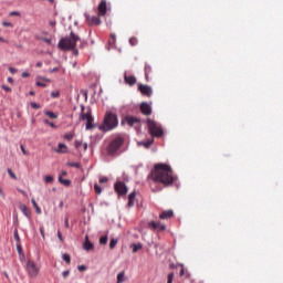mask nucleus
Segmentation results:
<instances>
[{"label":"nucleus","instance_id":"obj_8","mask_svg":"<svg viewBox=\"0 0 283 283\" xmlns=\"http://www.w3.org/2000/svg\"><path fill=\"white\" fill-rule=\"evenodd\" d=\"M118 127V117L115 114L107 113V130Z\"/></svg>","mask_w":283,"mask_h":283},{"label":"nucleus","instance_id":"obj_7","mask_svg":"<svg viewBox=\"0 0 283 283\" xmlns=\"http://www.w3.org/2000/svg\"><path fill=\"white\" fill-rule=\"evenodd\" d=\"M27 271L29 277H36V275H39V268L36 266V263H34V261H28Z\"/></svg>","mask_w":283,"mask_h":283},{"label":"nucleus","instance_id":"obj_50","mask_svg":"<svg viewBox=\"0 0 283 283\" xmlns=\"http://www.w3.org/2000/svg\"><path fill=\"white\" fill-rule=\"evenodd\" d=\"M9 72H10L11 74H17L18 70L14 69V67H12V66H10V67H9Z\"/></svg>","mask_w":283,"mask_h":283},{"label":"nucleus","instance_id":"obj_56","mask_svg":"<svg viewBox=\"0 0 283 283\" xmlns=\"http://www.w3.org/2000/svg\"><path fill=\"white\" fill-rule=\"evenodd\" d=\"M0 196L1 198H6V193L3 192V188L0 187Z\"/></svg>","mask_w":283,"mask_h":283},{"label":"nucleus","instance_id":"obj_15","mask_svg":"<svg viewBox=\"0 0 283 283\" xmlns=\"http://www.w3.org/2000/svg\"><path fill=\"white\" fill-rule=\"evenodd\" d=\"M84 251H92L94 249V244L90 242V237H85V242L83 243Z\"/></svg>","mask_w":283,"mask_h":283},{"label":"nucleus","instance_id":"obj_29","mask_svg":"<svg viewBox=\"0 0 283 283\" xmlns=\"http://www.w3.org/2000/svg\"><path fill=\"white\" fill-rule=\"evenodd\" d=\"M31 202H32V205H33V207H34V209H35V212H36L38 214H41V208L39 207V205H36V200L31 199Z\"/></svg>","mask_w":283,"mask_h":283},{"label":"nucleus","instance_id":"obj_27","mask_svg":"<svg viewBox=\"0 0 283 283\" xmlns=\"http://www.w3.org/2000/svg\"><path fill=\"white\" fill-rule=\"evenodd\" d=\"M13 239L15 240L17 244H21V237H19V230L17 228L13 232Z\"/></svg>","mask_w":283,"mask_h":283},{"label":"nucleus","instance_id":"obj_51","mask_svg":"<svg viewBox=\"0 0 283 283\" xmlns=\"http://www.w3.org/2000/svg\"><path fill=\"white\" fill-rule=\"evenodd\" d=\"M83 145V142L75 140V147L78 149Z\"/></svg>","mask_w":283,"mask_h":283},{"label":"nucleus","instance_id":"obj_35","mask_svg":"<svg viewBox=\"0 0 283 283\" xmlns=\"http://www.w3.org/2000/svg\"><path fill=\"white\" fill-rule=\"evenodd\" d=\"M30 105H31V107H32L33 109H41V104L31 102Z\"/></svg>","mask_w":283,"mask_h":283},{"label":"nucleus","instance_id":"obj_45","mask_svg":"<svg viewBox=\"0 0 283 283\" xmlns=\"http://www.w3.org/2000/svg\"><path fill=\"white\" fill-rule=\"evenodd\" d=\"M9 14L10 17H21V13L19 11H12Z\"/></svg>","mask_w":283,"mask_h":283},{"label":"nucleus","instance_id":"obj_43","mask_svg":"<svg viewBox=\"0 0 283 283\" xmlns=\"http://www.w3.org/2000/svg\"><path fill=\"white\" fill-rule=\"evenodd\" d=\"M52 98H59L61 96V93L59 91L51 93Z\"/></svg>","mask_w":283,"mask_h":283},{"label":"nucleus","instance_id":"obj_57","mask_svg":"<svg viewBox=\"0 0 283 283\" xmlns=\"http://www.w3.org/2000/svg\"><path fill=\"white\" fill-rule=\"evenodd\" d=\"M40 233H41L42 238L45 240V232H43V228H40Z\"/></svg>","mask_w":283,"mask_h":283},{"label":"nucleus","instance_id":"obj_4","mask_svg":"<svg viewBox=\"0 0 283 283\" xmlns=\"http://www.w3.org/2000/svg\"><path fill=\"white\" fill-rule=\"evenodd\" d=\"M146 123H147L148 132L150 136H153V138H160L163 134H165V132L163 130V126L156 120L151 118H147Z\"/></svg>","mask_w":283,"mask_h":283},{"label":"nucleus","instance_id":"obj_52","mask_svg":"<svg viewBox=\"0 0 283 283\" xmlns=\"http://www.w3.org/2000/svg\"><path fill=\"white\" fill-rule=\"evenodd\" d=\"M2 25H4V28H12V23L10 22H2Z\"/></svg>","mask_w":283,"mask_h":283},{"label":"nucleus","instance_id":"obj_30","mask_svg":"<svg viewBox=\"0 0 283 283\" xmlns=\"http://www.w3.org/2000/svg\"><path fill=\"white\" fill-rule=\"evenodd\" d=\"M62 260H64V262H66V264H70V262H72V259L70 258V254H67V253L62 255Z\"/></svg>","mask_w":283,"mask_h":283},{"label":"nucleus","instance_id":"obj_37","mask_svg":"<svg viewBox=\"0 0 283 283\" xmlns=\"http://www.w3.org/2000/svg\"><path fill=\"white\" fill-rule=\"evenodd\" d=\"M174 277H175L174 272L169 273V274H168V281H167V283H174Z\"/></svg>","mask_w":283,"mask_h":283},{"label":"nucleus","instance_id":"obj_60","mask_svg":"<svg viewBox=\"0 0 283 283\" xmlns=\"http://www.w3.org/2000/svg\"><path fill=\"white\" fill-rule=\"evenodd\" d=\"M64 224H65L66 229L70 228V222H69L67 218L65 219Z\"/></svg>","mask_w":283,"mask_h":283},{"label":"nucleus","instance_id":"obj_9","mask_svg":"<svg viewBox=\"0 0 283 283\" xmlns=\"http://www.w3.org/2000/svg\"><path fill=\"white\" fill-rule=\"evenodd\" d=\"M124 123H127V125H129V127H134L135 129H140V119L138 117H134V116H126L124 118Z\"/></svg>","mask_w":283,"mask_h":283},{"label":"nucleus","instance_id":"obj_18","mask_svg":"<svg viewBox=\"0 0 283 283\" xmlns=\"http://www.w3.org/2000/svg\"><path fill=\"white\" fill-rule=\"evenodd\" d=\"M55 151L56 154H65V151H67V146L65 144L60 143Z\"/></svg>","mask_w":283,"mask_h":283},{"label":"nucleus","instance_id":"obj_62","mask_svg":"<svg viewBox=\"0 0 283 283\" xmlns=\"http://www.w3.org/2000/svg\"><path fill=\"white\" fill-rule=\"evenodd\" d=\"M50 72H51V74L54 73V72H59V67H54Z\"/></svg>","mask_w":283,"mask_h":283},{"label":"nucleus","instance_id":"obj_61","mask_svg":"<svg viewBox=\"0 0 283 283\" xmlns=\"http://www.w3.org/2000/svg\"><path fill=\"white\" fill-rule=\"evenodd\" d=\"M43 66V63L42 62H38L36 64H35V67H42Z\"/></svg>","mask_w":283,"mask_h":283},{"label":"nucleus","instance_id":"obj_12","mask_svg":"<svg viewBox=\"0 0 283 283\" xmlns=\"http://www.w3.org/2000/svg\"><path fill=\"white\" fill-rule=\"evenodd\" d=\"M138 90L140 94H143V96H147L148 98L149 96H151V94H154V92L151 91V86L149 85L139 84Z\"/></svg>","mask_w":283,"mask_h":283},{"label":"nucleus","instance_id":"obj_6","mask_svg":"<svg viewBox=\"0 0 283 283\" xmlns=\"http://www.w3.org/2000/svg\"><path fill=\"white\" fill-rule=\"evenodd\" d=\"M122 145H123L122 137H117L113 142H111V144L108 145V156L116 154V151H118V149H120Z\"/></svg>","mask_w":283,"mask_h":283},{"label":"nucleus","instance_id":"obj_25","mask_svg":"<svg viewBox=\"0 0 283 283\" xmlns=\"http://www.w3.org/2000/svg\"><path fill=\"white\" fill-rule=\"evenodd\" d=\"M44 114L45 116H49V118H51L52 120H56V118H59V115L50 111L44 112Z\"/></svg>","mask_w":283,"mask_h":283},{"label":"nucleus","instance_id":"obj_19","mask_svg":"<svg viewBox=\"0 0 283 283\" xmlns=\"http://www.w3.org/2000/svg\"><path fill=\"white\" fill-rule=\"evenodd\" d=\"M99 132H107V113L104 115L103 125L98 126Z\"/></svg>","mask_w":283,"mask_h":283},{"label":"nucleus","instance_id":"obj_33","mask_svg":"<svg viewBox=\"0 0 283 283\" xmlns=\"http://www.w3.org/2000/svg\"><path fill=\"white\" fill-rule=\"evenodd\" d=\"M94 189H95V193H97V195H101L103 191V189L101 188V186H98V184L94 185Z\"/></svg>","mask_w":283,"mask_h":283},{"label":"nucleus","instance_id":"obj_46","mask_svg":"<svg viewBox=\"0 0 283 283\" xmlns=\"http://www.w3.org/2000/svg\"><path fill=\"white\" fill-rule=\"evenodd\" d=\"M1 88L4 90V92H12V88L7 85H2Z\"/></svg>","mask_w":283,"mask_h":283},{"label":"nucleus","instance_id":"obj_41","mask_svg":"<svg viewBox=\"0 0 283 283\" xmlns=\"http://www.w3.org/2000/svg\"><path fill=\"white\" fill-rule=\"evenodd\" d=\"M43 123L45 125H50V127H56V125H54V123L50 122V119H44Z\"/></svg>","mask_w":283,"mask_h":283},{"label":"nucleus","instance_id":"obj_54","mask_svg":"<svg viewBox=\"0 0 283 283\" xmlns=\"http://www.w3.org/2000/svg\"><path fill=\"white\" fill-rule=\"evenodd\" d=\"M57 238L61 242H63V234L61 233V231H57Z\"/></svg>","mask_w":283,"mask_h":283},{"label":"nucleus","instance_id":"obj_20","mask_svg":"<svg viewBox=\"0 0 283 283\" xmlns=\"http://www.w3.org/2000/svg\"><path fill=\"white\" fill-rule=\"evenodd\" d=\"M138 145L145 147L146 149H149V147L154 145V139H148L147 142H139Z\"/></svg>","mask_w":283,"mask_h":283},{"label":"nucleus","instance_id":"obj_14","mask_svg":"<svg viewBox=\"0 0 283 283\" xmlns=\"http://www.w3.org/2000/svg\"><path fill=\"white\" fill-rule=\"evenodd\" d=\"M174 218V211L172 210H165L159 214L160 220H169Z\"/></svg>","mask_w":283,"mask_h":283},{"label":"nucleus","instance_id":"obj_13","mask_svg":"<svg viewBox=\"0 0 283 283\" xmlns=\"http://www.w3.org/2000/svg\"><path fill=\"white\" fill-rule=\"evenodd\" d=\"M140 112L144 116H151V106L147 102L140 104Z\"/></svg>","mask_w":283,"mask_h":283},{"label":"nucleus","instance_id":"obj_53","mask_svg":"<svg viewBox=\"0 0 283 283\" xmlns=\"http://www.w3.org/2000/svg\"><path fill=\"white\" fill-rule=\"evenodd\" d=\"M81 94L84 96V99L87 101V91H81Z\"/></svg>","mask_w":283,"mask_h":283},{"label":"nucleus","instance_id":"obj_47","mask_svg":"<svg viewBox=\"0 0 283 283\" xmlns=\"http://www.w3.org/2000/svg\"><path fill=\"white\" fill-rule=\"evenodd\" d=\"M35 85L38 87H48V85L45 83H43V82H36Z\"/></svg>","mask_w":283,"mask_h":283},{"label":"nucleus","instance_id":"obj_44","mask_svg":"<svg viewBox=\"0 0 283 283\" xmlns=\"http://www.w3.org/2000/svg\"><path fill=\"white\" fill-rule=\"evenodd\" d=\"M20 149H21V151H22V154H23L24 156H29L28 150H25V146L20 145Z\"/></svg>","mask_w":283,"mask_h":283},{"label":"nucleus","instance_id":"obj_64","mask_svg":"<svg viewBox=\"0 0 283 283\" xmlns=\"http://www.w3.org/2000/svg\"><path fill=\"white\" fill-rule=\"evenodd\" d=\"M61 176H67V171L63 170V171L61 172Z\"/></svg>","mask_w":283,"mask_h":283},{"label":"nucleus","instance_id":"obj_17","mask_svg":"<svg viewBox=\"0 0 283 283\" xmlns=\"http://www.w3.org/2000/svg\"><path fill=\"white\" fill-rule=\"evenodd\" d=\"M134 200H136V191H133L128 195V203L127 207H134Z\"/></svg>","mask_w":283,"mask_h":283},{"label":"nucleus","instance_id":"obj_48","mask_svg":"<svg viewBox=\"0 0 283 283\" xmlns=\"http://www.w3.org/2000/svg\"><path fill=\"white\" fill-rule=\"evenodd\" d=\"M179 266H181L179 275H180V277H184V275H185V268L182 266V264H179Z\"/></svg>","mask_w":283,"mask_h":283},{"label":"nucleus","instance_id":"obj_40","mask_svg":"<svg viewBox=\"0 0 283 283\" xmlns=\"http://www.w3.org/2000/svg\"><path fill=\"white\" fill-rule=\"evenodd\" d=\"M99 244H107V235H104L99 239Z\"/></svg>","mask_w":283,"mask_h":283},{"label":"nucleus","instance_id":"obj_58","mask_svg":"<svg viewBox=\"0 0 283 283\" xmlns=\"http://www.w3.org/2000/svg\"><path fill=\"white\" fill-rule=\"evenodd\" d=\"M62 275H63V277H67V275H70V271H64V272L62 273Z\"/></svg>","mask_w":283,"mask_h":283},{"label":"nucleus","instance_id":"obj_26","mask_svg":"<svg viewBox=\"0 0 283 283\" xmlns=\"http://www.w3.org/2000/svg\"><path fill=\"white\" fill-rule=\"evenodd\" d=\"M130 247L133 249V253H137L138 251H140V249H143V244L140 243H134Z\"/></svg>","mask_w":283,"mask_h":283},{"label":"nucleus","instance_id":"obj_24","mask_svg":"<svg viewBox=\"0 0 283 283\" xmlns=\"http://www.w3.org/2000/svg\"><path fill=\"white\" fill-rule=\"evenodd\" d=\"M149 74H151V66L149 64L145 65V77L146 81H149Z\"/></svg>","mask_w":283,"mask_h":283},{"label":"nucleus","instance_id":"obj_59","mask_svg":"<svg viewBox=\"0 0 283 283\" xmlns=\"http://www.w3.org/2000/svg\"><path fill=\"white\" fill-rule=\"evenodd\" d=\"M99 182H101V184L107 182V177L101 178V179H99Z\"/></svg>","mask_w":283,"mask_h":283},{"label":"nucleus","instance_id":"obj_63","mask_svg":"<svg viewBox=\"0 0 283 283\" xmlns=\"http://www.w3.org/2000/svg\"><path fill=\"white\" fill-rule=\"evenodd\" d=\"M8 83H14V80L12 77H8Z\"/></svg>","mask_w":283,"mask_h":283},{"label":"nucleus","instance_id":"obj_55","mask_svg":"<svg viewBox=\"0 0 283 283\" xmlns=\"http://www.w3.org/2000/svg\"><path fill=\"white\" fill-rule=\"evenodd\" d=\"M28 76H30V73H28V72H23V73L21 74V77H22V78H28Z\"/></svg>","mask_w":283,"mask_h":283},{"label":"nucleus","instance_id":"obj_10","mask_svg":"<svg viewBox=\"0 0 283 283\" xmlns=\"http://www.w3.org/2000/svg\"><path fill=\"white\" fill-rule=\"evenodd\" d=\"M149 229H154L155 231H165L167 227L160 221H150L148 223Z\"/></svg>","mask_w":283,"mask_h":283},{"label":"nucleus","instance_id":"obj_2","mask_svg":"<svg viewBox=\"0 0 283 283\" xmlns=\"http://www.w3.org/2000/svg\"><path fill=\"white\" fill-rule=\"evenodd\" d=\"M97 15H90L87 13L84 14L86 19V23L90 27L101 25V18L107 14V1L102 0L96 9Z\"/></svg>","mask_w":283,"mask_h":283},{"label":"nucleus","instance_id":"obj_49","mask_svg":"<svg viewBox=\"0 0 283 283\" xmlns=\"http://www.w3.org/2000/svg\"><path fill=\"white\" fill-rule=\"evenodd\" d=\"M77 270L81 271V272L87 271V266H85V265H78V266H77Z\"/></svg>","mask_w":283,"mask_h":283},{"label":"nucleus","instance_id":"obj_36","mask_svg":"<svg viewBox=\"0 0 283 283\" xmlns=\"http://www.w3.org/2000/svg\"><path fill=\"white\" fill-rule=\"evenodd\" d=\"M69 167H75L76 169H81V165L78 163H69Z\"/></svg>","mask_w":283,"mask_h":283},{"label":"nucleus","instance_id":"obj_11","mask_svg":"<svg viewBox=\"0 0 283 283\" xmlns=\"http://www.w3.org/2000/svg\"><path fill=\"white\" fill-rule=\"evenodd\" d=\"M115 191L119 196H125L127 193V186H125V184L123 181H117L115 184Z\"/></svg>","mask_w":283,"mask_h":283},{"label":"nucleus","instance_id":"obj_38","mask_svg":"<svg viewBox=\"0 0 283 283\" xmlns=\"http://www.w3.org/2000/svg\"><path fill=\"white\" fill-rule=\"evenodd\" d=\"M44 180H45V182L50 184V182H53V181H54V177H52V176H45V177H44Z\"/></svg>","mask_w":283,"mask_h":283},{"label":"nucleus","instance_id":"obj_16","mask_svg":"<svg viewBox=\"0 0 283 283\" xmlns=\"http://www.w3.org/2000/svg\"><path fill=\"white\" fill-rule=\"evenodd\" d=\"M124 81L127 83V85H136V76L125 75Z\"/></svg>","mask_w":283,"mask_h":283},{"label":"nucleus","instance_id":"obj_34","mask_svg":"<svg viewBox=\"0 0 283 283\" xmlns=\"http://www.w3.org/2000/svg\"><path fill=\"white\" fill-rule=\"evenodd\" d=\"M73 138H74V134H72V133H69V134H65V135H64V139H65V140H69V142H70V140H72Z\"/></svg>","mask_w":283,"mask_h":283},{"label":"nucleus","instance_id":"obj_42","mask_svg":"<svg viewBox=\"0 0 283 283\" xmlns=\"http://www.w3.org/2000/svg\"><path fill=\"white\" fill-rule=\"evenodd\" d=\"M41 41H43L44 43H48V45H52V39L42 38Z\"/></svg>","mask_w":283,"mask_h":283},{"label":"nucleus","instance_id":"obj_28","mask_svg":"<svg viewBox=\"0 0 283 283\" xmlns=\"http://www.w3.org/2000/svg\"><path fill=\"white\" fill-rule=\"evenodd\" d=\"M109 46L111 48H114V45H115V43H116V35L114 34V33H112L111 35H109Z\"/></svg>","mask_w":283,"mask_h":283},{"label":"nucleus","instance_id":"obj_23","mask_svg":"<svg viewBox=\"0 0 283 283\" xmlns=\"http://www.w3.org/2000/svg\"><path fill=\"white\" fill-rule=\"evenodd\" d=\"M59 182H61V185H64V187H70V185H72V181L70 179H63V177H59Z\"/></svg>","mask_w":283,"mask_h":283},{"label":"nucleus","instance_id":"obj_1","mask_svg":"<svg viewBox=\"0 0 283 283\" xmlns=\"http://www.w3.org/2000/svg\"><path fill=\"white\" fill-rule=\"evenodd\" d=\"M151 179L155 182H160L165 187H169L170 185H174L176 177H174L171 166L167 164H156L151 171Z\"/></svg>","mask_w":283,"mask_h":283},{"label":"nucleus","instance_id":"obj_5","mask_svg":"<svg viewBox=\"0 0 283 283\" xmlns=\"http://www.w3.org/2000/svg\"><path fill=\"white\" fill-rule=\"evenodd\" d=\"M81 114H80V120H86V129H94L96 127V124L94 123V117H92V109L87 108V112H85V106L81 105Z\"/></svg>","mask_w":283,"mask_h":283},{"label":"nucleus","instance_id":"obj_22","mask_svg":"<svg viewBox=\"0 0 283 283\" xmlns=\"http://www.w3.org/2000/svg\"><path fill=\"white\" fill-rule=\"evenodd\" d=\"M20 210L22 211V213H24L27 218H30V209H28L27 205H21Z\"/></svg>","mask_w":283,"mask_h":283},{"label":"nucleus","instance_id":"obj_31","mask_svg":"<svg viewBox=\"0 0 283 283\" xmlns=\"http://www.w3.org/2000/svg\"><path fill=\"white\" fill-rule=\"evenodd\" d=\"M118 244V239H112L109 242V249H114Z\"/></svg>","mask_w":283,"mask_h":283},{"label":"nucleus","instance_id":"obj_21","mask_svg":"<svg viewBox=\"0 0 283 283\" xmlns=\"http://www.w3.org/2000/svg\"><path fill=\"white\" fill-rule=\"evenodd\" d=\"M125 280H127V276H125V271L119 272L117 274L116 283H123V282H125Z\"/></svg>","mask_w":283,"mask_h":283},{"label":"nucleus","instance_id":"obj_39","mask_svg":"<svg viewBox=\"0 0 283 283\" xmlns=\"http://www.w3.org/2000/svg\"><path fill=\"white\" fill-rule=\"evenodd\" d=\"M17 251H18L19 255H21L23 253V248L21 247V243H17Z\"/></svg>","mask_w":283,"mask_h":283},{"label":"nucleus","instance_id":"obj_32","mask_svg":"<svg viewBox=\"0 0 283 283\" xmlns=\"http://www.w3.org/2000/svg\"><path fill=\"white\" fill-rule=\"evenodd\" d=\"M7 171L10 176V178H12L13 180H17V175L12 171V169L8 168Z\"/></svg>","mask_w":283,"mask_h":283},{"label":"nucleus","instance_id":"obj_3","mask_svg":"<svg viewBox=\"0 0 283 283\" xmlns=\"http://www.w3.org/2000/svg\"><path fill=\"white\" fill-rule=\"evenodd\" d=\"M78 41H81V36L71 31L70 35H66L59 41L57 48L63 52H70L72 50H76Z\"/></svg>","mask_w":283,"mask_h":283}]
</instances>
